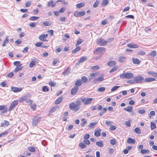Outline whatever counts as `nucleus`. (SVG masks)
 I'll use <instances>...</instances> for the list:
<instances>
[{
  "instance_id": "423d86ee",
  "label": "nucleus",
  "mask_w": 157,
  "mask_h": 157,
  "mask_svg": "<svg viewBox=\"0 0 157 157\" xmlns=\"http://www.w3.org/2000/svg\"><path fill=\"white\" fill-rule=\"evenodd\" d=\"M106 51V49L104 47H99L97 48L94 51V53H97V54H102Z\"/></svg>"
},
{
  "instance_id": "9d476101",
  "label": "nucleus",
  "mask_w": 157,
  "mask_h": 157,
  "mask_svg": "<svg viewBox=\"0 0 157 157\" xmlns=\"http://www.w3.org/2000/svg\"><path fill=\"white\" fill-rule=\"evenodd\" d=\"M18 101L17 100L13 101L12 102L9 108V111H10L12 110V109L14 108L15 106L18 104Z\"/></svg>"
},
{
  "instance_id": "412c9836",
  "label": "nucleus",
  "mask_w": 157,
  "mask_h": 157,
  "mask_svg": "<svg viewBox=\"0 0 157 157\" xmlns=\"http://www.w3.org/2000/svg\"><path fill=\"white\" fill-rule=\"evenodd\" d=\"M47 5L48 6H50L51 5L52 7H54L56 6V4L54 3L53 1L51 0L48 2Z\"/></svg>"
},
{
  "instance_id": "72a5a7b5",
  "label": "nucleus",
  "mask_w": 157,
  "mask_h": 157,
  "mask_svg": "<svg viewBox=\"0 0 157 157\" xmlns=\"http://www.w3.org/2000/svg\"><path fill=\"white\" fill-rule=\"evenodd\" d=\"M156 51L155 50L151 51L149 54V56L152 57H154L156 55Z\"/></svg>"
},
{
  "instance_id": "f03ea898",
  "label": "nucleus",
  "mask_w": 157,
  "mask_h": 157,
  "mask_svg": "<svg viewBox=\"0 0 157 157\" xmlns=\"http://www.w3.org/2000/svg\"><path fill=\"white\" fill-rule=\"evenodd\" d=\"M94 99L92 98H81V100L83 103L85 105L91 104Z\"/></svg>"
},
{
  "instance_id": "cd10ccee",
  "label": "nucleus",
  "mask_w": 157,
  "mask_h": 157,
  "mask_svg": "<svg viewBox=\"0 0 157 157\" xmlns=\"http://www.w3.org/2000/svg\"><path fill=\"white\" fill-rule=\"evenodd\" d=\"M102 141L97 142L96 143V145L98 147H102L103 146V144Z\"/></svg>"
},
{
  "instance_id": "a19ab883",
  "label": "nucleus",
  "mask_w": 157,
  "mask_h": 157,
  "mask_svg": "<svg viewBox=\"0 0 157 157\" xmlns=\"http://www.w3.org/2000/svg\"><path fill=\"white\" fill-rule=\"evenodd\" d=\"M83 41L81 39H79L77 40V43H76L75 45L76 46H77L81 44L82 42H83Z\"/></svg>"
},
{
  "instance_id": "393cba45",
  "label": "nucleus",
  "mask_w": 157,
  "mask_h": 157,
  "mask_svg": "<svg viewBox=\"0 0 157 157\" xmlns=\"http://www.w3.org/2000/svg\"><path fill=\"white\" fill-rule=\"evenodd\" d=\"M84 5L85 4L84 3L80 2L76 5V7L77 8L79 9L84 6Z\"/></svg>"
},
{
  "instance_id": "20e7f679",
  "label": "nucleus",
  "mask_w": 157,
  "mask_h": 157,
  "mask_svg": "<svg viewBox=\"0 0 157 157\" xmlns=\"http://www.w3.org/2000/svg\"><path fill=\"white\" fill-rule=\"evenodd\" d=\"M97 43L100 46H104L107 44V42L102 38H100L97 39Z\"/></svg>"
},
{
  "instance_id": "338daca9",
  "label": "nucleus",
  "mask_w": 157,
  "mask_h": 157,
  "mask_svg": "<svg viewBox=\"0 0 157 157\" xmlns=\"http://www.w3.org/2000/svg\"><path fill=\"white\" fill-rule=\"evenodd\" d=\"M49 84L50 86L53 87L55 86L56 85V83L52 82H49Z\"/></svg>"
},
{
  "instance_id": "bb28decb",
  "label": "nucleus",
  "mask_w": 157,
  "mask_h": 157,
  "mask_svg": "<svg viewBox=\"0 0 157 157\" xmlns=\"http://www.w3.org/2000/svg\"><path fill=\"white\" fill-rule=\"evenodd\" d=\"M133 109V107L131 106H128L127 108H124V110L128 112H132Z\"/></svg>"
},
{
  "instance_id": "2eb2a0df",
  "label": "nucleus",
  "mask_w": 157,
  "mask_h": 157,
  "mask_svg": "<svg viewBox=\"0 0 157 157\" xmlns=\"http://www.w3.org/2000/svg\"><path fill=\"white\" fill-rule=\"evenodd\" d=\"M136 142V140L135 139H132V138L129 137L128 138L127 141V143L129 144H134Z\"/></svg>"
},
{
  "instance_id": "0e129e2a",
  "label": "nucleus",
  "mask_w": 157,
  "mask_h": 157,
  "mask_svg": "<svg viewBox=\"0 0 157 157\" xmlns=\"http://www.w3.org/2000/svg\"><path fill=\"white\" fill-rule=\"evenodd\" d=\"M151 128H156V125L155 123L154 122H151Z\"/></svg>"
},
{
  "instance_id": "e433bc0d",
  "label": "nucleus",
  "mask_w": 157,
  "mask_h": 157,
  "mask_svg": "<svg viewBox=\"0 0 157 157\" xmlns=\"http://www.w3.org/2000/svg\"><path fill=\"white\" fill-rule=\"evenodd\" d=\"M108 3V0H103L101 3V5L102 6H106Z\"/></svg>"
},
{
  "instance_id": "6ab92c4d",
  "label": "nucleus",
  "mask_w": 157,
  "mask_h": 157,
  "mask_svg": "<svg viewBox=\"0 0 157 157\" xmlns=\"http://www.w3.org/2000/svg\"><path fill=\"white\" fill-rule=\"evenodd\" d=\"M116 64V62L114 61H112L109 62L107 63V65L109 67H112Z\"/></svg>"
},
{
  "instance_id": "13d9d810",
  "label": "nucleus",
  "mask_w": 157,
  "mask_h": 157,
  "mask_svg": "<svg viewBox=\"0 0 157 157\" xmlns=\"http://www.w3.org/2000/svg\"><path fill=\"white\" fill-rule=\"evenodd\" d=\"M22 42V40H18L15 41V43L16 45H18L21 44Z\"/></svg>"
},
{
  "instance_id": "680f3d73",
  "label": "nucleus",
  "mask_w": 157,
  "mask_h": 157,
  "mask_svg": "<svg viewBox=\"0 0 157 157\" xmlns=\"http://www.w3.org/2000/svg\"><path fill=\"white\" fill-rule=\"evenodd\" d=\"M14 74L13 72H11L9 73L7 75V76L9 78H12L13 75Z\"/></svg>"
},
{
  "instance_id": "4d7b16f0",
  "label": "nucleus",
  "mask_w": 157,
  "mask_h": 157,
  "mask_svg": "<svg viewBox=\"0 0 157 157\" xmlns=\"http://www.w3.org/2000/svg\"><path fill=\"white\" fill-rule=\"evenodd\" d=\"M36 23L35 22H32L29 24V26L32 27H35L36 25Z\"/></svg>"
},
{
  "instance_id": "b1692460",
  "label": "nucleus",
  "mask_w": 157,
  "mask_h": 157,
  "mask_svg": "<svg viewBox=\"0 0 157 157\" xmlns=\"http://www.w3.org/2000/svg\"><path fill=\"white\" fill-rule=\"evenodd\" d=\"M80 47L78 46L72 51V53L73 54H75L78 51H79L80 50Z\"/></svg>"
},
{
  "instance_id": "1a4fd4ad",
  "label": "nucleus",
  "mask_w": 157,
  "mask_h": 157,
  "mask_svg": "<svg viewBox=\"0 0 157 157\" xmlns=\"http://www.w3.org/2000/svg\"><path fill=\"white\" fill-rule=\"evenodd\" d=\"M23 88L21 87L12 86L11 88V90L14 93H17L21 91Z\"/></svg>"
},
{
  "instance_id": "8fccbe9b",
  "label": "nucleus",
  "mask_w": 157,
  "mask_h": 157,
  "mask_svg": "<svg viewBox=\"0 0 157 157\" xmlns=\"http://www.w3.org/2000/svg\"><path fill=\"white\" fill-rule=\"evenodd\" d=\"M99 5V2L98 0H96L94 3L93 7L94 8L98 7Z\"/></svg>"
},
{
  "instance_id": "c03bdc74",
  "label": "nucleus",
  "mask_w": 157,
  "mask_h": 157,
  "mask_svg": "<svg viewBox=\"0 0 157 157\" xmlns=\"http://www.w3.org/2000/svg\"><path fill=\"white\" fill-rule=\"evenodd\" d=\"M134 131L138 134H140L141 133V131L140 128H135Z\"/></svg>"
},
{
  "instance_id": "6e6d98bb",
  "label": "nucleus",
  "mask_w": 157,
  "mask_h": 157,
  "mask_svg": "<svg viewBox=\"0 0 157 157\" xmlns=\"http://www.w3.org/2000/svg\"><path fill=\"white\" fill-rule=\"evenodd\" d=\"M82 122L81 123V126L83 127L84 126L85 124L86 123V121L84 119L82 120Z\"/></svg>"
},
{
  "instance_id": "2f4dec72",
  "label": "nucleus",
  "mask_w": 157,
  "mask_h": 157,
  "mask_svg": "<svg viewBox=\"0 0 157 157\" xmlns=\"http://www.w3.org/2000/svg\"><path fill=\"white\" fill-rule=\"evenodd\" d=\"M9 42V40H8V37L6 36L5 40L3 42L2 44V46H6V44H8Z\"/></svg>"
},
{
  "instance_id": "774afa93",
  "label": "nucleus",
  "mask_w": 157,
  "mask_h": 157,
  "mask_svg": "<svg viewBox=\"0 0 157 157\" xmlns=\"http://www.w3.org/2000/svg\"><path fill=\"white\" fill-rule=\"evenodd\" d=\"M56 108L55 107H54L53 108H52L51 110L50 111L49 113H52L54 112L55 111L56 109Z\"/></svg>"
},
{
  "instance_id": "bf43d9fd",
  "label": "nucleus",
  "mask_w": 157,
  "mask_h": 157,
  "mask_svg": "<svg viewBox=\"0 0 157 157\" xmlns=\"http://www.w3.org/2000/svg\"><path fill=\"white\" fill-rule=\"evenodd\" d=\"M138 112L140 114H143L145 113V110L144 109H139L138 111Z\"/></svg>"
},
{
  "instance_id": "dca6fc26",
  "label": "nucleus",
  "mask_w": 157,
  "mask_h": 157,
  "mask_svg": "<svg viewBox=\"0 0 157 157\" xmlns=\"http://www.w3.org/2000/svg\"><path fill=\"white\" fill-rule=\"evenodd\" d=\"M82 84L81 80L80 79H78L75 82V86L78 87L81 86Z\"/></svg>"
},
{
  "instance_id": "c756f323",
  "label": "nucleus",
  "mask_w": 157,
  "mask_h": 157,
  "mask_svg": "<svg viewBox=\"0 0 157 157\" xmlns=\"http://www.w3.org/2000/svg\"><path fill=\"white\" fill-rule=\"evenodd\" d=\"M147 73V74H150L151 76H154L155 77L157 76V73L153 71H148Z\"/></svg>"
},
{
  "instance_id": "473e14b6",
  "label": "nucleus",
  "mask_w": 157,
  "mask_h": 157,
  "mask_svg": "<svg viewBox=\"0 0 157 157\" xmlns=\"http://www.w3.org/2000/svg\"><path fill=\"white\" fill-rule=\"evenodd\" d=\"M79 146L82 149H83L86 147V145L82 142L80 143L79 144Z\"/></svg>"
},
{
  "instance_id": "ddd939ff",
  "label": "nucleus",
  "mask_w": 157,
  "mask_h": 157,
  "mask_svg": "<svg viewBox=\"0 0 157 157\" xmlns=\"http://www.w3.org/2000/svg\"><path fill=\"white\" fill-rule=\"evenodd\" d=\"M71 68L67 67L63 72L62 74L64 76L68 75L70 73Z\"/></svg>"
},
{
  "instance_id": "49530a36",
  "label": "nucleus",
  "mask_w": 157,
  "mask_h": 157,
  "mask_svg": "<svg viewBox=\"0 0 157 157\" xmlns=\"http://www.w3.org/2000/svg\"><path fill=\"white\" fill-rule=\"evenodd\" d=\"M49 89L47 86H43L42 87V91L43 92L48 91Z\"/></svg>"
},
{
  "instance_id": "de8ad7c7",
  "label": "nucleus",
  "mask_w": 157,
  "mask_h": 157,
  "mask_svg": "<svg viewBox=\"0 0 157 157\" xmlns=\"http://www.w3.org/2000/svg\"><path fill=\"white\" fill-rule=\"evenodd\" d=\"M118 69V67H115L113 68L109 72L111 73L115 71Z\"/></svg>"
},
{
  "instance_id": "6e6552de",
  "label": "nucleus",
  "mask_w": 157,
  "mask_h": 157,
  "mask_svg": "<svg viewBox=\"0 0 157 157\" xmlns=\"http://www.w3.org/2000/svg\"><path fill=\"white\" fill-rule=\"evenodd\" d=\"M86 14L85 12L84 11L79 12L77 11H75L74 13V15L76 17H82L85 15Z\"/></svg>"
},
{
  "instance_id": "f8f14e48",
  "label": "nucleus",
  "mask_w": 157,
  "mask_h": 157,
  "mask_svg": "<svg viewBox=\"0 0 157 157\" xmlns=\"http://www.w3.org/2000/svg\"><path fill=\"white\" fill-rule=\"evenodd\" d=\"M78 89V87L75 86L73 87L71 90V94L72 95H74L77 92Z\"/></svg>"
},
{
  "instance_id": "603ef678",
  "label": "nucleus",
  "mask_w": 157,
  "mask_h": 157,
  "mask_svg": "<svg viewBox=\"0 0 157 157\" xmlns=\"http://www.w3.org/2000/svg\"><path fill=\"white\" fill-rule=\"evenodd\" d=\"M66 8L65 7H62L59 10V12L61 13H63L66 10Z\"/></svg>"
},
{
  "instance_id": "052dcab7",
  "label": "nucleus",
  "mask_w": 157,
  "mask_h": 157,
  "mask_svg": "<svg viewBox=\"0 0 157 157\" xmlns=\"http://www.w3.org/2000/svg\"><path fill=\"white\" fill-rule=\"evenodd\" d=\"M97 123L96 121L92 122L89 125V126L90 127H92L96 124Z\"/></svg>"
},
{
  "instance_id": "58836bf2",
  "label": "nucleus",
  "mask_w": 157,
  "mask_h": 157,
  "mask_svg": "<svg viewBox=\"0 0 157 157\" xmlns=\"http://www.w3.org/2000/svg\"><path fill=\"white\" fill-rule=\"evenodd\" d=\"M120 87L119 86H113L111 89V92H113L117 90L118 88Z\"/></svg>"
},
{
  "instance_id": "69168bd1",
  "label": "nucleus",
  "mask_w": 157,
  "mask_h": 157,
  "mask_svg": "<svg viewBox=\"0 0 157 157\" xmlns=\"http://www.w3.org/2000/svg\"><path fill=\"white\" fill-rule=\"evenodd\" d=\"M31 1H29V2H27L25 3V6H26V7H28L30 6H31Z\"/></svg>"
},
{
  "instance_id": "3c124183",
  "label": "nucleus",
  "mask_w": 157,
  "mask_h": 157,
  "mask_svg": "<svg viewBox=\"0 0 157 157\" xmlns=\"http://www.w3.org/2000/svg\"><path fill=\"white\" fill-rule=\"evenodd\" d=\"M82 79L83 82H86L87 81V78L85 76L82 77Z\"/></svg>"
},
{
  "instance_id": "c85d7f7f",
  "label": "nucleus",
  "mask_w": 157,
  "mask_h": 157,
  "mask_svg": "<svg viewBox=\"0 0 157 157\" xmlns=\"http://www.w3.org/2000/svg\"><path fill=\"white\" fill-rule=\"evenodd\" d=\"M36 65L35 61H32L29 65V67L30 68H32Z\"/></svg>"
},
{
  "instance_id": "f257e3e1",
  "label": "nucleus",
  "mask_w": 157,
  "mask_h": 157,
  "mask_svg": "<svg viewBox=\"0 0 157 157\" xmlns=\"http://www.w3.org/2000/svg\"><path fill=\"white\" fill-rule=\"evenodd\" d=\"M119 77L121 79H129L132 78L134 75L130 72H124L120 74Z\"/></svg>"
},
{
  "instance_id": "4c0bfd02",
  "label": "nucleus",
  "mask_w": 157,
  "mask_h": 157,
  "mask_svg": "<svg viewBox=\"0 0 157 157\" xmlns=\"http://www.w3.org/2000/svg\"><path fill=\"white\" fill-rule=\"evenodd\" d=\"M87 59V57H81L79 60L78 61L79 63L83 62L85 60H86Z\"/></svg>"
},
{
  "instance_id": "f3484780",
  "label": "nucleus",
  "mask_w": 157,
  "mask_h": 157,
  "mask_svg": "<svg viewBox=\"0 0 157 157\" xmlns=\"http://www.w3.org/2000/svg\"><path fill=\"white\" fill-rule=\"evenodd\" d=\"M132 61L134 64H139L141 63V61L137 58H133Z\"/></svg>"
},
{
  "instance_id": "79ce46f5",
  "label": "nucleus",
  "mask_w": 157,
  "mask_h": 157,
  "mask_svg": "<svg viewBox=\"0 0 157 157\" xmlns=\"http://www.w3.org/2000/svg\"><path fill=\"white\" fill-rule=\"evenodd\" d=\"M13 64L17 67H20L22 64H20V62L19 61H15L13 63Z\"/></svg>"
},
{
  "instance_id": "f704fd0d",
  "label": "nucleus",
  "mask_w": 157,
  "mask_h": 157,
  "mask_svg": "<svg viewBox=\"0 0 157 157\" xmlns=\"http://www.w3.org/2000/svg\"><path fill=\"white\" fill-rule=\"evenodd\" d=\"M28 149L31 152H34L35 151V148L32 146L28 147Z\"/></svg>"
},
{
  "instance_id": "a18cd8bd",
  "label": "nucleus",
  "mask_w": 157,
  "mask_h": 157,
  "mask_svg": "<svg viewBox=\"0 0 157 157\" xmlns=\"http://www.w3.org/2000/svg\"><path fill=\"white\" fill-rule=\"evenodd\" d=\"M91 69L93 70H98L99 69V67L98 65L93 66L91 67Z\"/></svg>"
},
{
  "instance_id": "c9c22d12",
  "label": "nucleus",
  "mask_w": 157,
  "mask_h": 157,
  "mask_svg": "<svg viewBox=\"0 0 157 157\" xmlns=\"http://www.w3.org/2000/svg\"><path fill=\"white\" fill-rule=\"evenodd\" d=\"M149 151L148 149H141V152L143 154H145L146 153H148Z\"/></svg>"
},
{
  "instance_id": "39448f33",
  "label": "nucleus",
  "mask_w": 157,
  "mask_h": 157,
  "mask_svg": "<svg viewBox=\"0 0 157 157\" xmlns=\"http://www.w3.org/2000/svg\"><path fill=\"white\" fill-rule=\"evenodd\" d=\"M144 78L141 76H137L134 78V80L135 83H141L143 82Z\"/></svg>"
},
{
  "instance_id": "e2e57ef3",
  "label": "nucleus",
  "mask_w": 157,
  "mask_h": 157,
  "mask_svg": "<svg viewBox=\"0 0 157 157\" xmlns=\"http://www.w3.org/2000/svg\"><path fill=\"white\" fill-rule=\"evenodd\" d=\"M29 48L27 47H25L24 48L23 50L22 51V52L23 53L27 52Z\"/></svg>"
},
{
  "instance_id": "864d4df0",
  "label": "nucleus",
  "mask_w": 157,
  "mask_h": 157,
  "mask_svg": "<svg viewBox=\"0 0 157 157\" xmlns=\"http://www.w3.org/2000/svg\"><path fill=\"white\" fill-rule=\"evenodd\" d=\"M94 135L96 136H99L101 135V133L100 132V131H96L95 132Z\"/></svg>"
},
{
  "instance_id": "37998d69",
  "label": "nucleus",
  "mask_w": 157,
  "mask_h": 157,
  "mask_svg": "<svg viewBox=\"0 0 157 157\" xmlns=\"http://www.w3.org/2000/svg\"><path fill=\"white\" fill-rule=\"evenodd\" d=\"M26 96H24L21 98L19 100V102H21L25 100L26 99Z\"/></svg>"
},
{
  "instance_id": "09e8293b",
  "label": "nucleus",
  "mask_w": 157,
  "mask_h": 157,
  "mask_svg": "<svg viewBox=\"0 0 157 157\" xmlns=\"http://www.w3.org/2000/svg\"><path fill=\"white\" fill-rule=\"evenodd\" d=\"M43 24L45 26H50V24L48 21H44L43 22Z\"/></svg>"
},
{
  "instance_id": "aec40b11",
  "label": "nucleus",
  "mask_w": 157,
  "mask_h": 157,
  "mask_svg": "<svg viewBox=\"0 0 157 157\" xmlns=\"http://www.w3.org/2000/svg\"><path fill=\"white\" fill-rule=\"evenodd\" d=\"M63 99V97L61 96L59 97L56 100L55 102V103L56 104H60L61 102Z\"/></svg>"
},
{
  "instance_id": "7c9ffc66",
  "label": "nucleus",
  "mask_w": 157,
  "mask_h": 157,
  "mask_svg": "<svg viewBox=\"0 0 157 157\" xmlns=\"http://www.w3.org/2000/svg\"><path fill=\"white\" fill-rule=\"evenodd\" d=\"M39 18V17L33 16L29 18V20L32 21H36Z\"/></svg>"
},
{
  "instance_id": "9b49d317",
  "label": "nucleus",
  "mask_w": 157,
  "mask_h": 157,
  "mask_svg": "<svg viewBox=\"0 0 157 157\" xmlns=\"http://www.w3.org/2000/svg\"><path fill=\"white\" fill-rule=\"evenodd\" d=\"M48 35L46 34H42L39 36L38 38L40 40L43 41H47L48 40L46 39V38L48 37Z\"/></svg>"
},
{
  "instance_id": "5701e85b",
  "label": "nucleus",
  "mask_w": 157,
  "mask_h": 157,
  "mask_svg": "<svg viewBox=\"0 0 157 157\" xmlns=\"http://www.w3.org/2000/svg\"><path fill=\"white\" fill-rule=\"evenodd\" d=\"M155 80V79L152 78H147L145 79V82H149L154 81Z\"/></svg>"
},
{
  "instance_id": "4468645a",
  "label": "nucleus",
  "mask_w": 157,
  "mask_h": 157,
  "mask_svg": "<svg viewBox=\"0 0 157 157\" xmlns=\"http://www.w3.org/2000/svg\"><path fill=\"white\" fill-rule=\"evenodd\" d=\"M127 46L131 48H138V45L136 44H132L131 43L127 44Z\"/></svg>"
},
{
  "instance_id": "ea45409f",
  "label": "nucleus",
  "mask_w": 157,
  "mask_h": 157,
  "mask_svg": "<svg viewBox=\"0 0 157 157\" xmlns=\"http://www.w3.org/2000/svg\"><path fill=\"white\" fill-rule=\"evenodd\" d=\"M23 68V67H17L16 69H14V71L15 72H18L21 70Z\"/></svg>"
},
{
  "instance_id": "5fc2aeb1",
  "label": "nucleus",
  "mask_w": 157,
  "mask_h": 157,
  "mask_svg": "<svg viewBox=\"0 0 157 157\" xmlns=\"http://www.w3.org/2000/svg\"><path fill=\"white\" fill-rule=\"evenodd\" d=\"M105 88L104 87H101L99 88L98 90L99 92H103L105 91Z\"/></svg>"
},
{
  "instance_id": "a878e982",
  "label": "nucleus",
  "mask_w": 157,
  "mask_h": 157,
  "mask_svg": "<svg viewBox=\"0 0 157 157\" xmlns=\"http://www.w3.org/2000/svg\"><path fill=\"white\" fill-rule=\"evenodd\" d=\"M126 57L124 56H120L119 57L118 60L119 62L122 63L125 61Z\"/></svg>"
},
{
  "instance_id": "4be33fe9",
  "label": "nucleus",
  "mask_w": 157,
  "mask_h": 157,
  "mask_svg": "<svg viewBox=\"0 0 157 157\" xmlns=\"http://www.w3.org/2000/svg\"><path fill=\"white\" fill-rule=\"evenodd\" d=\"M82 101L80 99H78L75 102V104L77 106V107L79 109V106L81 105L82 103Z\"/></svg>"
},
{
  "instance_id": "0eeeda50",
  "label": "nucleus",
  "mask_w": 157,
  "mask_h": 157,
  "mask_svg": "<svg viewBox=\"0 0 157 157\" xmlns=\"http://www.w3.org/2000/svg\"><path fill=\"white\" fill-rule=\"evenodd\" d=\"M69 108L71 110L75 112L77 111L79 109V108L77 107L74 102H72L69 104Z\"/></svg>"
},
{
  "instance_id": "a211bd4d",
  "label": "nucleus",
  "mask_w": 157,
  "mask_h": 157,
  "mask_svg": "<svg viewBox=\"0 0 157 157\" xmlns=\"http://www.w3.org/2000/svg\"><path fill=\"white\" fill-rule=\"evenodd\" d=\"M9 124V122L7 121H4L2 123L1 127H7Z\"/></svg>"
},
{
  "instance_id": "7ed1b4c3",
  "label": "nucleus",
  "mask_w": 157,
  "mask_h": 157,
  "mask_svg": "<svg viewBox=\"0 0 157 157\" xmlns=\"http://www.w3.org/2000/svg\"><path fill=\"white\" fill-rule=\"evenodd\" d=\"M41 117L39 115L35 116L33 119L32 124L33 126H36L40 121Z\"/></svg>"
}]
</instances>
